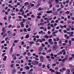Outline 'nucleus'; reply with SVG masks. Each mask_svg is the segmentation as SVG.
<instances>
[{
    "label": "nucleus",
    "mask_w": 74,
    "mask_h": 74,
    "mask_svg": "<svg viewBox=\"0 0 74 74\" xmlns=\"http://www.w3.org/2000/svg\"><path fill=\"white\" fill-rule=\"evenodd\" d=\"M2 31L3 32L1 33V36H3L4 34L5 33V27H3L2 28Z\"/></svg>",
    "instance_id": "f257e3e1"
},
{
    "label": "nucleus",
    "mask_w": 74,
    "mask_h": 74,
    "mask_svg": "<svg viewBox=\"0 0 74 74\" xmlns=\"http://www.w3.org/2000/svg\"><path fill=\"white\" fill-rule=\"evenodd\" d=\"M32 64L33 65H37L38 64V62L36 61H35L32 62Z\"/></svg>",
    "instance_id": "f03ea898"
},
{
    "label": "nucleus",
    "mask_w": 74,
    "mask_h": 74,
    "mask_svg": "<svg viewBox=\"0 0 74 74\" xmlns=\"http://www.w3.org/2000/svg\"><path fill=\"white\" fill-rule=\"evenodd\" d=\"M43 48L44 47H42V46L40 47L38 50L39 52H41V51H42V50H43Z\"/></svg>",
    "instance_id": "7ed1b4c3"
},
{
    "label": "nucleus",
    "mask_w": 74,
    "mask_h": 74,
    "mask_svg": "<svg viewBox=\"0 0 74 74\" xmlns=\"http://www.w3.org/2000/svg\"><path fill=\"white\" fill-rule=\"evenodd\" d=\"M40 60L41 62H44V57L41 56L40 57Z\"/></svg>",
    "instance_id": "20e7f679"
},
{
    "label": "nucleus",
    "mask_w": 74,
    "mask_h": 74,
    "mask_svg": "<svg viewBox=\"0 0 74 74\" xmlns=\"http://www.w3.org/2000/svg\"><path fill=\"white\" fill-rule=\"evenodd\" d=\"M64 51V49L62 50V51H61L60 53L57 54L58 55H60L61 54H62Z\"/></svg>",
    "instance_id": "39448f33"
},
{
    "label": "nucleus",
    "mask_w": 74,
    "mask_h": 74,
    "mask_svg": "<svg viewBox=\"0 0 74 74\" xmlns=\"http://www.w3.org/2000/svg\"><path fill=\"white\" fill-rule=\"evenodd\" d=\"M13 49L12 48V47H11L10 51L9 53L10 55H11V54H12V51H13V49Z\"/></svg>",
    "instance_id": "423d86ee"
},
{
    "label": "nucleus",
    "mask_w": 74,
    "mask_h": 74,
    "mask_svg": "<svg viewBox=\"0 0 74 74\" xmlns=\"http://www.w3.org/2000/svg\"><path fill=\"white\" fill-rule=\"evenodd\" d=\"M20 25H21V27H24V24H23V22L22 21L20 23Z\"/></svg>",
    "instance_id": "0eeeda50"
},
{
    "label": "nucleus",
    "mask_w": 74,
    "mask_h": 74,
    "mask_svg": "<svg viewBox=\"0 0 74 74\" xmlns=\"http://www.w3.org/2000/svg\"><path fill=\"white\" fill-rule=\"evenodd\" d=\"M53 48L54 50H56L57 49V46L56 45H54L53 46Z\"/></svg>",
    "instance_id": "6e6552de"
},
{
    "label": "nucleus",
    "mask_w": 74,
    "mask_h": 74,
    "mask_svg": "<svg viewBox=\"0 0 74 74\" xmlns=\"http://www.w3.org/2000/svg\"><path fill=\"white\" fill-rule=\"evenodd\" d=\"M70 70L69 69H68L66 71V74H70Z\"/></svg>",
    "instance_id": "1a4fd4ad"
},
{
    "label": "nucleus",
    "mask_w": 74,
    "mask_h": 74,
    "mask_svg": "<svg viewBox=\"0 0 74 74\" xmlns=\"http://www.w3.org/2000/svg\"><path fill=\"white\" fill-rule=\"evenodd\" d=\"M25 68L26 70H29L30 69V67L28 66H25Z\"/></svg>",
    "instance_id": "9d476101"
},
{
    "label": "nucleus",
    "mask_w": 74,
    "mask_h": 74,
    "mask_svg": "<svg viewBox=\"0 0 74 74\" xmlns=\"http://www.w3.org/2000/svg\"><path fill=\"white\" fill-rule=\"evenodd\" d=\"M43 37H44V38H46L47 39L49 38V36L47 35H46L44 36H43Z\"/></svg>",
    "instance_id": "9b49d317"
},
{
    "label": "nucleus",
    "mask_w": 74,
    "mask_h": 74,
    "mask_svg": "<svg viewBox=\"0 0 74 74\" xmlns=\"http://www.w3.org/2000/svg\"><path fill=\"white\" fill-rule=\"evenodd\" d=\"M43 10V8H41V7L39 8L38 9V11H42V10Z\"/></svg>",
    "instance_id": "f8f14e48"
},
{
    "label": "nucleus",
    "mask_w": 74,
    "mask_h": 74,
    "mask_svg": "<svg viewBox=\"0 0 74 74\" xmlns=\"http://www.w3.org/2000/svg\"><path fill=\"white\" fill-rule=\"evenodd\" d=\"M16 73V71L15 69H13L12 70V74H15Z\"/></svg>",
    "instance_id": "ddd939ff"
},
{
    "label": "nucleus",
    "mask_w": 74,
    "mask_h": 74,
    "mask_svg": "<svg viewBox=\"0 0 74 74\" xmlns=\"http://www.w3.org/2000/svg\"><path fill=\"white\" fill-rule=\"evenodd\" d=\"M29 38V34H27L25 37V38Z\"/></svg>",
    "instance_id": "4468645a"
},
{
    "label": "nucleus",
    "mask_w": 74,
    "mask_h": 74,
    "mask_svg": "<svg viewBox=\"0 0 74 74\" xmlns=\"http://www.w3.org/2000/svg\"><path fill=\"white\" fill-rule=\"evenodd\" d=\"M51 51H52V50H51V49H50L49 50L47 51V53H49V52H51Z\"/></svg>",
    "instance_id": "2eb2a0df"
},
{
    "label": "nucleus",
    "mask_w": 74,
    "mask_h": 74,
    "mask_svg": "<svg viewBox=\"0 0 74 74\" xmlns=\"http://www.w3.org/2000/svg\"><path fill=\"white\" fill-rule=\"evenodd\" d=\"M62 10V9L61 8H60L57 9V11H60V10Z\"/></svg>",
    "instance_id": "dca6fc26"
},
{
    "label": "nucleus",
    "mask_w": 74,
    "mask_h": 74,
    "mask_svg": "<svg viewBox=\"0 0 74 74\" xmlns=\"http://www.w3.org/2000/svg\"><path fill=\"white\" fill-rule=\"evenodd\" d=\"M52 39H49V40H48L49 42V43H50V42H52Z\"/></svg>",
    "instance_id": "f3484780"
},
{
    "label": "nucleus",
    "mask_w": 74,
    "mask_h": 74,
    "mask_svg": "<svg viewBox=\"0 0 74 74\" xmlns=\"http://www.w3.org/2000/svg\"><path fill=\"white\" fill-rule=\"evenodd\" d=\"M56 34L55 33V32H53L52 33V34L53 36H54V37H56V36H57Z\"/></svg>",
    "instance_id": "a211bd4d"
},
{
    "label": "nucleus",
    "mask_w": 74,
    "mask_h": 74,
    "mask_svg": "<svg viewBox=\"0 0 74 74\" xmlns=\"http://www.w3.org/2000/svg\"><path fill=\"white\" fill-rule=\"evenodd\" d=\"M16 54L14 53L13 54V55H12V58H14L15 56H16Z\"/></svg>",
    "instance_id": "6ab92c4d"
},
{
    "label": "nucleus",
    "mask_w": 74,
    "mask_h": 74,
    "mask_svg": "<svg viewBox=\"0 0 74 74\" xmlns=\"http://www.w3.org/2000/svg\"><path fill=\"white\" fill-rule=\"evenodd\" d=\"M18 41H19V40H14V43H16L18 42Z\"/></svg>",
    "instance_id": "aec40b11"
},
{
    "label": "nucleus",
    "mask_w": 74,
    "mask_h": 74,
    "mask_svg": "<svg viewBox=\"0 0 74 74\" xmlns=\"http://www.w3.org/2000/svg\"><path fill=\"white\" fill-rule=\"evenodd\" d=\"M60 64L61 66H63L64 65V63L61 62V63H60Z\"/></svg>",
    "instance_id": "412c9836"
},
{
    "label": "nucleus",
    "mask_w": 74,
    "mask_h": 74,
    "mask_svg": "<svg viewBox=\"0 0 74 74\" xmlns=\"http://www.w3.org/2000/svg\"><path fill=\"white\" fill-rule=\"evenodd\" d=\"M30 44H34V42L33 41H31L29 42Z\"/></svg>",
    "instance_id": "4be33fe9"
},
{
    "label": "nucleus",
    "mask_w": 74,
    "mask_h": 74,
    "mask_svg": "<svg viewBox=\"0 0 74 74\" xmlns=\"http://www.w3.org/2000/svg\"><path fill=\"white\" fill-rule=\"evenodd\" d=\"M53 11L55 12L56 11V8L53 7Z\"/></svg>",
    "instance_id": "5701e85b"
},
{
    "label": "nucleus",
    "mask_w": 74,
    "mask_h": 74,
    "mask_svg": "<svg viewBox=\"0 0 74 74\" xmlns=\"http://www.w3.org/2000/svg\"><path fill=\"white\" fill-rule=\"evenodd\" d=\"M40 4H41V3H38V4L36 5V7H37V8H38L39 6L40 5Z\"/></svg>",
    "instance_id": "b1692460"
},
{
    "label": "nucleus",
    "mask_w": 74,
    "mask_h": 74,
    "mask_svg": "<svg viewBox=\"0 0 74 74\" xmlns=\"http://www.w3.org/2000/svg\"><path fill=\"white\" fill-rule=\"evenodd\" d=\"M55 73L56 74H61V73H60V72H58L57 71H56Z\"/></svg>",
    "instance_id": "393cba45"
},
{
    "label": "nucleus",
    "mask_w": 74,
    "mask_h": 74,
    "mask_svg": "<svg viewBox=\"0 0 74 74\" xmlns=\"http://www.w3.org/2000/svg\"><path fill=\"white\" fill-rule=\"evenodd\" d=\"M62 70L63 71H65V70H66V68H62Z\"/></svg>",
    "instance_id": "a878e982"
},
{
    "label": "nucleus",
    "mask_w": 74,
    "mask_h": 74,
    "mask_svg": "<svg viewBox=\"0 0 74 74\" xmlns=\"http://www.w3.org/2000/svg\"><path fill=\"white\" fill-rule=\"evenodd\" d=\"M42 33H43V31L41 30L39 32V34H41Z\"/></svg>",
    "instance_id": "bb28decb"
},
{
    "label": "nucleus",
    "mask_w": 74,
    "mask_h": 74,
    "mask_svg": "<svg viewBox=\"0 0 74 74\" xmlns=\"http://www.w3.org/2000/svg\"><path fill=\"white\" fill-rule=\"evenodd\" d=\"M73 66L71 64H69V67H73Z\"/></svg>",
    "instance_id": "cd10ccee"
},
{
    "label": "nucleus",
    "mask_w": 74,
    "mask_h": 74,
    "mask_svg": "<svg viewBox=\"0 0 74 74\" xmlns=\"http://www.w3.org/2000/svg\"><path fill=\"white\" fill-rule=\"evenodd\" d=\"M29 4V2H26L25 3V5H27Z\"/></svg>",
    "instance_id": "c85d7f7f"
},
{
    "label": "nucleus",
    "mask_w": 74,
    "mask_h": 74,
    "mask_svg": "<svg viewBox=\"0 0 74 74\" xmlns=\"http://www.w3.org/2000/svg\"><path fill=\"white\" fill-rule=\"evenodd\" d=\"M56 8H59L60 7V6L58 4L56 5Z\"/></svg>",
    "instance_id": "c756f323"
},
{
    "label": "nucleus",
    "mask_w": 74,
    "mask_h": 74,
    "mask_svg": "<svg viewBox=\"0 0 74 74\" xmlns=\"http://www.w3.org/2000/svg\"><path fill=\"white\" fill-rule=\"evenodd\" d=\"M23 30H24V32H27V29H26V28H24L23 29Z\"/></svg>",
    "instance_id": "7c9ffc66"
},
{
    "label": "nucleus",
    "mask_w": 74,
    "mask_h": 74,
    "mask_svg": "<svg viewBox=\"0 0 74 74\" xmlns=\"http://www.w3.org/2000/svg\"><path fill=\"white\" fill-rule=\"evenodd\" d=\"M8 34H10V33H12V32L10 31V30H9L7 31Z\"/></svg>",
    "instance_id": "2f4dec72"
},
{
    "label": "nucleus",
    "mask_w": 74,
    "mask_h": 74,
    "mask_svg": "<svg viewBox=\"0 0 74 74\" xmlns=\"http://www.w3.org/2000/svg\"><path fill=\"white\" fill-rule=\"evenodd\" d=\"M27 54L28 55V56H31V54H30V52H28L27 53Z\"/></svg>",
    "instance_id": "473e14b6"
},
{
    "label": "nucleus",
    "mask_w": 74,
    "mask_h": 74,
    "mask_svg": "<svg viewBox=\"0 0 74 74\" xmlns=\"http://www.w3.org/2000/svg\"><path fill=\"white\" fill-rule=\"evenodd\" d=\"M13 45L11 47H12V48L13 49V47H14L15 46V43H13Z\"/></svg>",
    "instance_id": "72a5a7b5"
},
{
    "label": "nucleus",
    "mask_w": 74,
    "mask_h": 74,
    "mask_svg": "<svg viewBox=\"0 0 74 74\" xmlns=\"http://www.w3.org/2000/svg\"><path fill=\"white\" fill-rule=\"evenodd\" d=\"M67 57H66L64 59L66 60H67V59H68V58L67 57L69 56L67 55Z\"/></svg>",
    "instance_id": "f704fd0d"
},
{
    "label": "nucleus",
    "mask_w": 74,
    "mask_h": 74,
    "mask_svg": "<svg viewBox=\"0 0 74 74\" xmlns=\"http://www.w3.org/2000/svg\"><path fill=\"white\" fill-rule=\"evenodd\" d=\"M29 23H30V22L29 21H27L26 23V25H29Z\"/></svg>",
    "instance_id": "c9c22d12"
},
{
    "label": "nucleus",
    "mask_w": 74,
    "mask_h": 74,
    "mask_svg": "<svg viewBox=\"0 0 74 74\" xmlns=\"http://www.w3.org/2000/svg\"><path fill=\"white\" fill-rule=\"evenodd\" d=\"M27 30H28V32H30V31L31 30V29H30V28L29 27L27 29Z\"/></svg>",
    "instance_id": "e433bc0d"
},
{
    "label": "nucleus",
    "mask_w": 74,
    "mask_h": 74,
    "mask_svg": "<svg viewBox=\"0 0 74 74\" xmlns=\"http://www.w3.org/2000/svg\"><path fill=\"white\" fill-rule=\"evenodd\" d=\"M60 7H61V8H64V6L62 4V3H61V5Z\"/></svg>",
    "instance_id": "4c0bfd02"
},
{
    "label": "nucleus",
    "mask_w": 74,
    "mask_h": 74,
    "mask_svg": "<svg viewBox=\"0 0 74 74\" xmlns=\"http://www.w3.org/2000/svg\"><path fill=\"white\" fill-rule=\"evenodd\" d=\"M37 18L38 19H41V16H37Z\"/></svg>",
    "instance_id": "58836bf2"
},
{
    "label": "nucleus",
    "mask_w": 74,
    "mask_h": 74,
    "mask_svg": "<svg viewBox=\"0 0 74 74\" xmlns=\"http://www.w3.org/2000/svg\"><path fill=\"white\" fill-rule=\"evenodd\" d=\"M7 36V34H5L3 35V37H5V36Z\"/></svg>",
    "instance_id": "ea45409f"
},
{
    "label": "nucleus",
    "mask_w": 74,
    "mask_h": 74,
    "mask_svg": "<svg viewBox=\"0 0 74 74\" xmlns=\"http://www.w3.org/2000/svg\"><path fill=\"white\" fill-rule=\"evenodd\" d=\"M38 66H40V67H41V66H42V63H40L38 64Z\"/></svg>",
    "instance_id": "a19ab883"
},
{
    "label": "nucleus",
    "mask_w": 74,
    "mask_h": 74,
    "mask_svg": "<svg viewBox=\"0 0 74 74\" xmlns=\"http://www.w3.org/2000/svg\"><path fill=\"white\" fill-rule=\"evenodd\" d=\"M55 1L56 3H59V0H55Z\"/></svg>",
    "instance_id": "79ce46f5"
},
{
    "label": "nucleus",
    "mask_w": 74,
    "mask_h": 74,
    "mask_svg": "<svg viewBox=\"0 0 74 74\" xmlns=\"http://www.w3.org/2000/svg\"><path fill=\"white\" fill-rule=\"evenodd\" d=\"M41 14H42L41 13H39L38 14V16H40V15H41Z\"/></svg>",
    "instance_id": "37998d69"
},
{
    "label": "nucleus",
    "mask_w": 74,
    "mask_h": 74,
    "mask_svg": "<svg viewBox=\"0 0 74 74\" xmlns=\"http://www.w3.org/2000/svg\"><path fill=\"white\" fill-rule=\"evenodd\" d=\"M46 58L47 59H49L50 58V56H46Z\"/></svg>",
    "instance_id": "c03bdc74"
},
{
    "label": "nucleus",
    "mask_w": 74,
    "mask_h": 74,
    "mask_svg": "<svg viewBox=\"0 0 74 74\" xmlns=\"http://www.w3.org/2000/svg\"><path fill=\"white\" fill-rule=\"evenodd\" d=\"M69 42L70 45H71V41L69 40Z\"/></svg>",
    "instance_id": "a18cd8bd"
},
{
    "label": "nucleus",
    "mask_w": 74,
    "mask_h": 74,
    "mask_svg": "<svg viewBox=\"0 0 74 74\" xmlns=\"http://www.w3.org/2000/svg\"><path fill=\"white\" fill-rule=\"evenodd\" d=\"M56 63L57 64H60V62L58 61L56 62Z\"/></svg>",
    "instance_id": "49530a36"
},
{
    "label": "nucleus",
    "mask_w": 74,
    "mask_h": 74,
    "mask_svg": "<svg viewBox=\"0 0 74 74\" xmlns=\"http://www.w3.org/2000/svg\"><path fill=\"white\" fill-rule=\"evenodd\" d=\"M50 3H53V1H54V0H49Z\"/></svg>",
    "instance_id": "de8ad7c7"
},
{
    "label": "nucleus",
    "mask_w": 74,
    "mask_h": 74,
    "mask_svg": "<svg viewBox=\"0 0 74 74\" xmlns=\"http://www.w3.org/2000/svg\"><path fill=\"white\" fill-rule=\"evenodd\" d=\"M26 21V20L25 19H23V21L24 22V23H25V21Z\"/></svg>",
    "instance_id": "09e8293b"
},
{
    "label": "nucleus",
    "mask_w": 74,
    "mask_h": 74,
    "mask_svg": "<svg viewBox=\"0 0 74 74\" xmlns=\"http://www.w3.org/2000/svg\"><path fill=\"white\" fill-rule=\"evenodd\" d=\"M36 44L37 46H38V45H40V43H37Z\"/></svg>",
    "instance_id": "8fccbe9b"
},
{
    "label": "nucleus",
    "mask_w": 74,
    "mask_h": 74,
    "mask_svg": "<svg viewBox=\"0 0 74 74\" xmlns=\"http://www.w3.org/2000/svg\"><path fill=\"white\" fill-rule=\"evenodd\" d=\"M53 32L55 34H56V33H58V31L57 30L56 32Z\"/></svg>",
    "instance_id": "3c124183"
},
{
    "label": "nucleus",
    "mask_w": 74,
    "mask_h": 74,
    "mask_svg": "<svg viewBox=\"0 0 74 74\" xmlns=\"http://www.w3.org/2000/svg\"><path fill=\"white\" fill-rule=\"evenodd\" d=\"M59 71H60V72H61V73H63V71H62V69H60Z\"/></svg>",
    "instance_id": "603ef678"
},
{
    "label": "nucleus",
    "mask_w": 74,
    "mask_h": 74,
    "mask_svg": "<svg viewBox=\"0 0 74 74\" xmlns=\"http://www.w3.org/2000/svg\"><path fill=\"white\" fill-rule=\"evenodd\" d=\"M43 30H44V31H45V32L47 31V28H44L43 29Z\"/></svg>",
    "instance_id": "864d4df0"
},
{
    "label": "nucleus",
    "mask_w": 74,
    "mask_h": 74,
    "mask_svg": "<svg viewBox=\"0 0 74 74\" xmlns=\"http://www.w3.org/2000/svg\"><path fill=\"white\" fill-rule=\"evenodd\" d=\"M16 12H18L19 11V9H18V8H16Z\"/></svg>",
    "instance_id": "5fc2aeb1"
},
{
    "label": "nucleus",
    "mask_w": 74,
    "mask_h": 74,
    "mask_svg": "<svg viewBox=\"0 0 74 74\" xmlns=\"http://www.w3.org/2000/svg\"><path fill=\"white\" fill-rule=\"evenodd\" d=\"M55 70H58V67H56L55 68Z\"/></svg>",
    "instance_id": "6e6d98bb"
},
{
    "label": "nucleus",
    "mask_w": 74,
    "mask_h": 74,
    "mask_svg": "<svg viewBox=\"0 0 74 74\" xmlns=\"http://www.w3.org/2000/svg\"><path fill=\"white\" fill-rule=\"evenodd\" d=\"M31 17L32 18H35V16L34 15L32 14L31 16Z\"/></svg>",
    "instance_id": "4d7b16f0"
},
{
    "label": "nucleus",
    "mask_w": 74,
    "mask_h": 74,
    "mask_svg": "<svg viewBox=\"0 0 74 74\" xmlns=\"http://www.w3.org/2000/svg\"><path fill=\"white\" fill-rule=\"evenodd\" d=\"M5 14L6 15H8V12H5Z\"/></svg>",
    "instance_id": "13d9d810"
},
{
    "label": "nucleus",
    "mask_w": 74,
    "mask_h": 74,
    "mask_svg": "<svg viewBox=\"0 0 74 74\" xmlns=\"http://www.w3.org/2000/svg\"><path fill=\"white\" fill-rule=\"evenodd\" d=\"M69 11H67L66 12V14H69Z\"/></svg>",
    "instance_id": "bf43d9fd"
},
{
    "label": "nucleus",
    "mask_w": 74,
    "mask_h": 74,
    "mask_svg": "<svg viewBox=\"0 0 74 74\" xmlns=\"http://www.w3.org/2000/svg\"><path fill=\"white\" fill-rule=\"evenodd\" d=\"M2 67L3 68H4V64H2L1 65Z\"/></svg>",
    "instance_id": "052dcab7"
},
{
    "label": "nucleus",
    "mask_w": 74,
    "mask_h": 74,
    "mask_svg": "<svg viewBox=\"0 0 74 74\" xmlns=\"http://www.w3.org/2000/svg\"><path fill=\"white\" fill-rule=\"evenodd\" d=\"M45 67V64H43L42 65V68H44Z\"/></svg>",
    "instance_id": "680f3d73"
},
{
    "label": "nucleus",
    "mask_w": 74,
    "mask_h": 74,
    "mask_svg": "<svg viewBox=\"0 0 74 74\" xmlns=\"http://www.w3.org/2000/svg\"><path fill=\"white\" fill-rule=\"evenodd\" d=\"M15 35H16V33H14L13 34L12 36H15Z\"/></svg>",
    "instance_id": "e2e57ef3"
},
{
    "label": "nucleus",
    "mask_w": 74,
    "mask_h": 74,
    "mask_svg": "<svg viewBox=\"0 0 74 74\" xmlns=\"http://www.w3.org/2000/svg\"><path fill=\"white\" fill-rule=\"evenodd\" d=\"M66 3H67V4H68V3H69V0H67L66 1Z\"/></svg>",
    "instance_id": "0e129e2a"
},
{
    "label": "nucleus",
    "mask_w": 74,
    "mask_h": 74,
    "mask_svg": "<svg viewBox=\"0 0 74 74\" xmlns=\"http://www.w3.org/2000/svg\"><path fill=\"white\" fill-rule=\"evenodd\" d=\"M12 26V25H9L8 26V27L9 28H10V27H11Z\"/></svg>",
    "instance_id": "69168bd1"
},
{
    "label": "nucleus",
    "mask_w": 74,
    "mask_h": 74,
    "mask_svg": "<svg viewBox=\"0 0 74 74\" xmlns=\"http://www.w3.org/2000/svg\"><path fill=\"white\" fill-rule=\"evenodd\" d=\"M32 72H29L28 73V74H32Z\"/></svg>",
    "instance_id": "338daca9"
},
{
    "label": "nucleus",
    "mask_w": 74,
    "mask_h": 74,
    "mask_svg": "<svg viewBox=\"0 0 74 74\" xmlns=\"http://www.w3.org/2000/svg\"><path fill=\"white\" fill-rule=\"evenodd\" d=\"M42 47H45V45H44V43H42Z\"/></svg>",
    "instance_id": "774afa93"
}]
</instances>
